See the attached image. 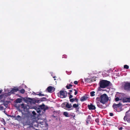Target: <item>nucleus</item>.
<instances>
[{"label":"nucleus","mask_w":130,"mask_h":130,"mask_svg":"<svg viewBox=\"0 0 130 130\" xmlns=\"http://www.w3.org/2000/svg\"><path fill=\"white\" fill-rule=\"evenodd\" d=\"M100 103L99 101L96 102L97 106L101 108H105L106 107V93L100 96Z\"/></svg>","instance_id":"f257e3e1"},{"label":"nucleus","mask_w":130,"mask_h":130,"mask_svg":"<svg viewBox=\"0 0 130 130\" xmlns=\"http://www.w3.org/2000/svg\"><path fill=\"white\" fill-rule=\"evenodd\" d=\"M99 84L100 87L98 88V90L99 91H105V90L102 89L101 88H106V80H101Z\"/></svg>","instance_id":"f03ea898"},{"label":"nucleus","mask_w":130,"mask_h":130,"mask_svg":"<svg viewBox=\"0 0 130 130\" xmlns=\"http://www.w3.org/2000/svg\"><path fill=\"white\" fill-rule=\"evenodd\" d=\"M60 97L61 98H64L67 96L68 93L66 91L61 90L59 92Z\"/></svg>","instance_id":"7ed1b4c3"},{"label":"nucleus","mask_w":130,"mask_h":130,"mask_svg":"<svg viewBox=\"0 0 130 130\" xmlns=\"http://www.w3.org/2000/svg\"><path fill=\"white\" fill-rule=\"evenodd\" d=\"M40 126L42 128H47L48 126V124L46 123V122L45 121L40 122Z\"/></svg>","instance_id":"20e7f679"},{"label":"nucleus","mask_w":130,"mask_h":130,"mask_svg":"<svg viewBox=\"0 0 130 130\" xmlns=\"http://www.w3.org/2000/svg\"><path fill=\"white\" fill-rule=\"evenodd\" d=\"M47 89L48 92L51 93L55 90V88L54 87L50 86L47 87Z\"/></svg>","instance_id":"39448f33"},{"label":"nucleus","mask_w":130,"mask_h":130,"mask_svg":"<svg viewBox=\"0 0 130 130\" xmlns=\"http://www.w3.org/2000/svg\"><path fill=\"white\" fill-rule=\"evenodd\" d=\"M121 105V103H120L118 104L114 103L112 105V107L114 109L116 110L117 108L120 107Z\"/></svg>","instance_id":"423d86ee"},{"label":"nucleus","mask_w":130,"mask_h":130,"mask_svg":"<svg viewBox=\"0 0 130 130\" xmlns=\"http://www.w3.org/2000/svg\"><path fill=\"white\" fill-rule=\"evenodd\" d=\"M88 109L90 110L95 109L96 108L95 106L93 105L91 103L90 105H88Z\"/></svg>","instance_id":"0eeeda50"},{"label":"nucleus","mask_w":130,"mask_h":130,"mask_svg":"<svg viewBox=\"0 0 130 130\" xmlns=\"http://www.w3.org/2000/svg\"><path fill=\"white\" fill-rule=\"evenodd\" d=\"M123 102H130V98L124 97L123 99Z\"/></svg>","instance_id":"6e6552de"},{"label":"nucleus","mask_w":130,"mask_h":130,"mask_svg":"<svg viewBox=\"0 0 130 130\" xmlns=\"http://www.w3.org/2000/svg\"><path fill=\"white\" fill-rule=\"evenodd\" d=\"M124 88L125 89H128L130 88V83H126L125 84Z\"/></svg>","instance_id":"1a4fd4ad"},{"label":"nucleus","mask_w":130,"mask_h":130,"mask_svg":"<svg viewBox=\"0 0 130 130\" xmlns=\"http://www.w3.org/2000/svg\"><path fill=\"white\" fill-rule=\"evenodd\" d=\"M88 98V97L87 96H83L80 99V101H84L87 100Z\"/></svg>","instance_id":"9d476101"},{"label":"nucleus","mask_w":130,"mask_h":130,"mask_svg":"<svg viewBox=\"0 0 130 130\" xmlns=\"http://www.w3.org/2000/svg\"><path fill=\"white\" fill-rule=\"evenodd\" d=\"M39 107L41 110H45L47 108H46V107L45 105L44 104H43L40 105Z\"/></svg>","instance_id":"9b49d317"},{"label":"nucleus","mask_w":130,"mask_h":130,"mask_svg":"<svg viewBox=\"0 0 130 130\" xmlns=\"http://www.w3.org/2000/svg\"><path fill=\"white\" fill-rule=\"evenodd\" d=\"M19 90V89L18 88H13L10 91L11 93H14L15 92H16Z\"/></svg>","instance_id":"f8f14e48"},{"label":"nucleus","mask_w":130,"mask_h":130,"mask_svg":"<svg viewBox=\"0 0 130 130\" xmlns=\"http://www.w3.org/2000/svg\"><path fill=\"white\" fill-rule=\"evenodd\" d=\"M22 99L21 98H18L15 101V102L17 103H20L22 101Z\"/></svg>","instance_id":"ddd939ff"},{"label":"nucleus","mask_w":130,"mask_h":130,"mask_svg":"<svg viewBox=\"0 0 130 130\" xmlns=\"http://www.w3.org/2000/svg\"><path fill=\"white\" fill-rule=\"evenodd\" d=\"M112 84L110 81L106 80V87L108 86H111Z\"/></svg>","instance_id":"4468645a"},{"label":"nucleus","mask_w":130,"mask_h":130,"mask_svg":"<svg viewBox=\"0 0 130 130\" xmlns=\"http://www.w3.org/2000/svg\"><path fill=\"white\" fill-rule=\"evenodd\" d=\"M63 115H64L65 117H69L70 116L69 115V113L67 112H63Z\"/></svg>","instance_id":"2eb2a0df"},{"label":"nucleus","mask_w":130,"mask_h":130,"mask_svg":"<svg viewBox=\"0 0 130 130\" xmlns=\"http://www.w3.org/2000/svg\"><path fill=\"white\" fill-rule=\"evenodd\" d=\"M66 107V108L69 109L72 107V105L71 104H69L68 103H67Z\"/></svg>","instance_id":"dca6fc26"},{"label":"nucleus","mask_w":130,"mask_h":130,"mask_svg":"<svg viewBox=\"0 0 130 130\" xmlns=\"http://www.w3.org/2000/svg\"><path fill=\"white\" fill-rule=\"evenodd\" d=\"M73 85L71 84H68L66 86V88L68 89H70L71 88V87Z\"/></svg>","instance_id":"f3484780"},{"label":"nucleus","mask_w":130,"mask_h":130,"mask_svg":"<svg viewBox=\"0 0 130 130\" xmlns=\"http://www.w3.org/2000/svg\"><path fill=\"white\" fill-rule=\"evenodd\" d=\"M36 94L39 95V96H46V95H44V94H42L41 93V92H37L36 94Z\"/></svg>","instance_id":"a211bd4d"},{"label":"nucleus","mask_w":130,"mask_h":130,"mask_svg":"<svg viewBox=\"0 0 130 130\" xmlns=\"http://www.w3.org/2000/svg\"><path fill=\"white\" fill-rule=\"evenodd\" d=\"M79 104L78 103L77 104H74L73 105V107L75 108H77L79 106Z\"/></svg>","instance_id":"6ab92c4d"},{"label":"nucleus","mask_w":130,"mask_h":130,"mask_svg":"<svg viewBox=\"0 0 130 130\" xmlns=\"http://www.w3.org/2000/svg\"><path fill=\"white\" fill-rule=\"evenodd\" d=\"M47 100V99L45 97H43L40 99V101L41 102L42 101H45Z\"/></svg>","instance_id":"aec40b11"},{"label":"nucleus","mask_w":130,"mask_h":130,"mask_svg":"<svg viewBox=\"0 0 130 130\" xmlns=\"http://www.w3.org/2000/svg\"><path fill=\"white\" fill-rule=\"evenodd\" d=\"M15 119L16 120L18 121H20L21 119V117L20 116L18 115L17 117H16Z\"/></svg>","instance_id":"412c9836"},{"label":"nucleus","mask_w":130,"mask_h":130,"mask_svg":"<svg viewBox=\"0 0 130 130\" xmlns=\"http://www.w3.org/2000/svg\"><path fill=\"white\" fill-rule=\"evenodd\" d=\"M95 92L94 91H91L90 93V95L91 96H94L95 95Z\"/></svg>","instance_id":"4be33fe9"},{"label":"nucleus","mask_w":130,"mask_h":130,"mask_svg":"<svg viewBox=\"0 0 130 130\" xmlns=\"http://www.w3.org/2000/svg\"><path fill=\"white\" fill-rule=\"evenodd\" d=\"M4 108L2 104L0 105V110H3L4 109Z\"/></svg>","instance_id":"5701e85b"},{"label":"nucleus","mask_w":130,"mask_h":130,"mask_svg":"<svg viewBox=\"0 0 130 130\" xmlns=\"http://www.w3.org/2000/svg\"><path fill=\"white\" fill-rule=\"evenodd\" d=\"M20 92L22 93L23 94L25 92V90L24 89H22L20 90Z\"/></svg>","instance_id":"b1692460"},{"label":"nucleus","mask_w":130,"mask_h":130,"mask_svg":"<svg viewBox=\"0 0 130 130\" xmlns=\"http://www.w3.org/2000/svg\"><path fill=\"white\" fill-rule=\"evenodd\" d=\"M42 110L40 108H38L37 110V113H39L41 112Z\"/></svg>","instance_id":"393cba45"},{"label":"nucleus","mask_w":130,"mask_h":130,"mask_svg":"<svg viewBox=\"0 0 130 130\" xmlns=\"http://www.w3.org/2000/svg\"><path fill=\"white\" fill-rule=\"evenodd\" d=\"M129 66L127 65H125L124 66V69H128L129 68Z\"/></svg>","instance_id":"a878e982"},{"label":"nucleus","mask_w":130,"mask_h":130,"mask_svg":"<svg viewBox=\"0 0 130 130\" xmlns=\"http://www.w3.org/2000/svg\"><path fill=\"white\" fill-rule=\"evenodd\" d=\"M70 101L71 102H73L74 101V98H71L70 99Z\"/></svg>","instance_id":"bb28decb"},{"label":"nucleus","mask_w":130,"mask_h":130,"mask_svg":"<svg viewBox=\"0 0 130 130\" xmlns=\"http://www.w3.org/2000/svg\"><path fill=\"white\" fill-rule=\"evenodd\" d=\"M110 100V99H109V97L106 94V102H107L109 100Z\"/></svg>","instance_id":"cd10ccee"},{"label":"nucleus","mask_w":130,"mask_h":130,"mask_svg":"<svg viewBox=\"0 0 130 130\" xmlns=\"http://www.w3.org/2000/svg\"><path fill=\"white\" fill-rule=\"evenodd\" d=\"M3 104V105H4V106L6 107H7L8 106V104L6 103H4L3 104Z\"/></svg>","instance_id":"c85d7f7f"},{"label":"nucleus","mask_w":130,"mask_h":130,"mask_svg":"<svg viewBox=\"0 0 130 130\" xmlns=\"http://www.w3.org/2000/svg\"><path fill=\"white\" fill-rule=\"evenodd\" d=\"M91 116L90 115H89L87 117V119L89 120H90V119H91Z\"/></svg>","instance_id":"c756f323"},{"label":"nucleus","mask_w":130,"mask_h":130,"mask_svg":"<svg viewBox=\"0 0 130 130\" xmlns=\"http://www.w3.org/2000/svg\"><path fill=\"white\" fill-rule=\"evenodd\" d=\"M96 100H97V102L98 101H99H99L100 102V97H97L96 99Z\"/></svg>","instance_id":"7c9ffc66"},{"label":"nucleus","mask_w":130,"mask_h":130,"mask_svg":"<svg viewBox=\"0 0 130 130\" xmlns=\"http://www.w3.org/2000/svg\"><path fill=\"white\" fill-rule=\"evenodd\" d=\"M74 101H76L77 103L78 102V99L76 98H74Z\"/></svg>","instance_id":"2f4dec72"},{"label":"nucleus","mask_w":130,"mask_h":130,"mask_svg":"<svg viewBox=\"0 0 130 130\" xmlns=\"http://www.w3.org/2000/svg\"><path fill=\"white\" fill-rule=\"evenodd\" d=\"M120 100L119 98L118 97H117L115 99V100L116 101H118Z\"/></svg>","instance_id":"473e14b6"},{"label":"nucleus","mask_w":130,"mask_h":130,"mask_svg":"<svg viewBox=\"0 0 130 130\" xmlns=\"http://www.w3.org/2000/svg\"><path fill=\"white\" fill-rule=\"evenodd\" d=\"M95 121L98 123L99 122V119L98 118L96 119L95 120Z\"/></svg>","instance_id":"72a5a7b5"},{"label":"nucleus","mask_w":130,"mask_h":130,"mask_svg":"<svg viewBox=\"0 0 130 130\" xmlns=\"http://www.w3.org/2000/svg\"><path fill=\"white\" fill-rule=\"evenodd\" d=\"M21 105V108H25L24 107V103L22 104Z\"/></svg>","instance_id":"f704fd0d"},{"label":"nucleus","mask_w":130,"mask_h":130,"mask_svg":"<svg viewBox=\"0 0 130 130\" xmlns=\"http://www.w3.org/2000/svg\"><path fill=\"white\" fill-rule=\"evenodd\" d=\"M36 102V103H39V102H40L41 101L40 100H36V101L35 102Z\"/></svg>","instance_id":"c9c22d12"},{"label":"nucleus","mask_w":130,"mask_h":130,"mask_svg":"<svg viewBox=\"0 0 130 130\" xmlns=\"http://www.w3.org/2000/svg\"><path fill=\"white\" fill-rule=\"evenodd\" d=\"M69 92L68 94V95H70L71 94V92H72V90H69Z\"/></svg>","instance_id":"e433bc0d"},{"label":"nucleus","mask_w":130,"mask_h":130,"mask_svg":"<svg viewBox=\"0 0 130 130\" xmlns=\"http://www.w3.org/2000/svg\"><path fill=\"white\" fill-rule=\"evenodd\" d=\"M74 84L75 85H77L78 84V82L77 81H74Z\"/></svg>","instance_id":"4c0bfd02"},{"label":"nucleus","mask_w":130,"mask_h":130,"mask_svg":"<svg viewBox=\"0 0 130 130\" xmlns=\"http://www.w3.org/2000/svg\"><path fill=\"white\" fill-rule=\"evenodd\" d=\"M32 113L34 115H36V113H35L34 111H32Z\"/></svg>","instance_id":"58836bf2"},{"label":"nucleus","mask_w":130,"mask_h":130,"mask_svg":"<svg viewBox=\"0 0 130 130\" xmlns=\"http://www.w3.org/2000/svg\"><path fill=\"white\" fill-rule=\"evenodd\" d=\"M67 56L66 55H63L62 56L63 58H67Z\"/></svg>","instance_id":"ea45409f"},{"label":"nucleus","mask_w":130,"mask_h":130,"mask_svg":"<svg viewBox=\"0 0 130 130\" xmlns=\"http://www.w3.org/2000/svg\"><path fill=\"white\" fill-rule=\"evenodd\" d=\"M109 115L111 116H113V114L112 113H109Z\"/></svg>","instance_id":"a19ab883"},{"label":"nucleus","mask_w":130,"mask_h":130,"mask_svg":"<svg viewBox=\"0 0 130 130\" xmlns=\"http://www.w3.org/2000/svg\"><path fill=\"white\" fill-rule=\"evenodd\" d=\"M73 97V95L70 94V95L69 96V99H71Z\"/></svg>","instance_id":"79ce46f5"},{"label":"nucleus","mask_w":130,"mask_h":130,"mask_svg":"<svg viewBox=\"0 0 130 130\" xmlns=\"http://www.w3.org/2000/svg\"><path fill=\"white\" fill-rule=\"evenodd\" d=\"M3 96V95H0V99H2Z\"/></svg>","instance_id":"37998d69"},{"label":"nucleus","mask_w":130,"mask_h":130,"mask_svg":"<svg viewBox=\"0 0 130 130\" xmlns=\"http://www.w3.org/2000/svg\"><path fill=\"white\" fill-rule=\"evenodd\" d=\"M36 101V100H33L32 102H33V103H36V102H35Z\"/></svg>","instance_id":"c03bdc74"},{"label":"nucleus","mask_w":130,"mask_h":130,"mask_svg":"<svg viewBox=\"0 0 130 130\" xmlns=\"http://www.w3.org/2000/svg\"><path fill=\"white\" fill-rule=\"evenodd\" d=\"M78 93V91H76L74 93V94L75 95H76Z\"/></svg>","instance_id":"a18cd8bd"},{"label":"nucleus","mask_w":130,"mask_h":130,"mask_svg":"<svg viewBox=\"0 0 130 130\" xmlns=\"http://www.w3.org/2000/svg\"><path fill=\"white\" fill-rule=\"evenodd\" d=\"M27 125H30L31 124V123L30 122H29V123H27Z\"/></svg>","instance_id":"49530a36"},{"label":"nucleus","mask_w":130,"mask_h":130,"mask_svg":"<svg viewBox=\"0 0 130 130\" xmlns=\"http://www.w3.org/2000/svg\"><path fill=\"white\" fill-rule=\"evenodd\" d=\"M122 128H123V127H121L119 128V130H122Z\"/></svg>","instance_id":"de8ad7c7"},{"label":"nucleus","mask_w":130,"mask_h":130,"mask_svg":"<svg viewBox=\"0 0 130 130\" xmlns=\"http://www.w3.org/2000/svg\"><path fill=\"white\" fill-rule=\"evenodd\" d=\"M2 91L3 90L2 89L0 90V94L2 93Z\"/></svg>","instance_id":"09e8293b"},{"label":"nucleus","mask_w":130,"mask_h":130,"mask_svg":"<svg viewBox=\"0 0 130 130\" xmlns=\"http://www.w3.org/2000/svg\"><path fill=\"white\" fill-rule=\"evenodd\" d=\"M53 118H55L56 117L55 116H54V115L53 116Z\"/></svg>","instance_id":"8fccbe9b"},{"label":"nucleus","mask_w":130,"mask_h":130,"mask_svg":"<svg viewBox=\"0 0 130 130\" xmlns=\"http://www.w3.org/2000/svg\"><path fill=\"white\" fill-rule=\"evenodd\" d=\"M73 90H74V91H77V90H76L75 89H73Z\"/></svg>","instance_id":"3c124183"},{"label":"nucleus","mask_w":130,"mask_h":130,"mask_svg":"<svg viewBox=\"0 0 130 130\" xmlns=\"http://www.w3.org/2000/svg\"><path fill=\"white\" fill-rule=\"evenodd\" d=\"M55 77H55V76H54V77H53L54 78H55Z\"/></svg>","instance_id":"603ef678"},{"label":"nucleus","mask_w":130,"mask_h":130,"mask_svg":"<svg viewBox=\"0 0 130 130\" xmlns=\"http://www.w3.org/2000/svg\"><path fill=\"white\" fill-rule=\"evenodd\" d=\"M54 80H56V79H54Z\"/></svg>","instance_id":"864d4df0"},{"label":"nucleus","mask_w":130,"mask_h":130,"mask_svg":"<svg viewBox=\"0 0 130 130\" xmlns=\"http://www.w3.org/2000/svg\"><path fill=\"white\" fill-rule=\"evenodd\" d=\"M66 109V110H69V109H68H68Z\"/></svg>","instance_id":"5fc2aeb1"},{"label":"nucleus","mask_w":130,"mask_h":130,"mask_svg":"<svg viewBox=\"0 0 130 130\" xmlns=\"http://www.w3.org/2000/svg\"><path fill=\"white\" fill-rule=\"evenodd\" d=\"M71 83H72V82Z\"/></svg>","instance_id":"6e6d98bb"}]
</instances>
